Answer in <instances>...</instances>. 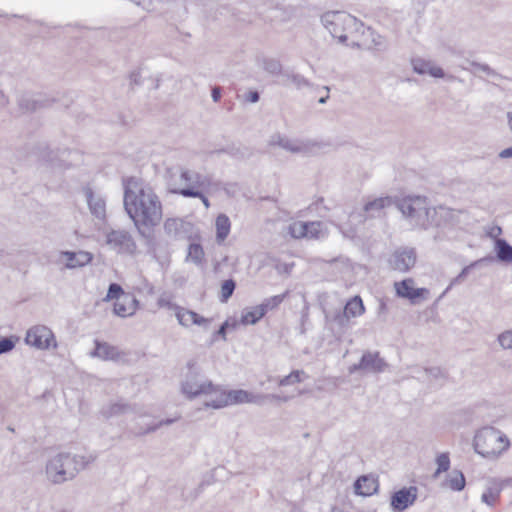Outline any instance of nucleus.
<instances>
[{
  "instance_id": "nucleus-1",
  "label": "nucleus",
  "mask_w": 512,
  "mask_h": 512,
  "mask_svg": "<svg viewBox=\"0 0 512 512\" xmlns=\"http://www.w3.org/2000/svg\"><path fill=\"white\" fill-rule=\"evenodd\" d=\"M124 209L133 220L139 234L144 238L151 236L152 230L162 220V204L150 187L129 181L124 186Z\"/></svg>"
},
{
  "instance_id": "nucleus-2",
  "label": "nucleus",
  "mask_w": 512,
  "mask_h": 512,
  "mask_svg": "<svg viewBox=\"0 0 512 512\" xmlns=\"http://www.w3.org/2000/svg\"><path fill=\"white\" fill-rule=\"evenodd\" d=\"M92 461H94V457L91 456L59 453L48 461L46 474L52 483L62 484L75 478L79 471Z\"/></svg>"
},
{
  "instance_id": "nucleus-3",
  "label": "nucleus",
  "mask_w": 512,
  "mask_h": 512,
  "mask_svg": "<svg viewBox=\"0 0 512 512\" xmlns=\"http://www.w3.org/2000/svg\"><path fill=\"white\" fill-rule=\"evenodd\" d=\"M321 22L333 38L345 44L351 39L349 45L353 46V39H359L363 23L356 17L340 11H329L322 15Z\"/></svg>"
},
{
  "instance_id": "nucleus-4",
  "label": "nucleus",
  "mask_w": 512,
  "mask_h": 512,
  "mask_svg": "<svg viewBox=\"0 0 512 512\" xmlns=\"http://www.w3.org/2000/svg\"><path fill=\"white\" fill-rule=\"evenodd\" d=\"M509 446L510 441L507 436L494 427H483L474 436V450L485 458H497L506 451Z\"/></svg>"
},
{
  "instance_id": "nucleus-5",
  "label": "nucleus",
  "mask_w": 512,
  "mask_h": 512,
  "mask_svg": "<svg viewBox=\"0 0 512 512\" xmlns=\"http://www.w3.org/2000/svg\"><path fill=\"white\" fill-rule=\"evenodd\" d=\"M396 206L412 226L422 229L430 227L431 208L426 197L407 196L397 201Z\"/></svg>"
},
{
  "instance_id": "nucleus-6",
  "label": "nucleus",
  "mask_w": 512,
  "mask_h": 512,
  "mask_svg": "<svg viewBox=\"0 0 512 512\" xmlns=\"http://www.w3.org/2000/svg\"><path fill=\"white\" fill-rule=\"evenodd\" d=\"M188 372L182 382V392L190 399L199 395L213 394L218 391L217 387L210 380L202 381L200 368L195 360L187 362Z\"/></svg>"
},
{
  "instance_id": "nucleus-7",
  "label": "nucleus",
  "mask_w": 512,
  "mask_h": 512,
  "mask_svg": "<svg viewBox=\"0 0 512 512\" xmlns=\"http://www.w3.org/2000/svg\"><path fill=\"white\" fill-rule=\"evenodd\" d=\"M238 403H254L263 405V397H260V394H253L242 389L231 390L228 393H221L220 397L216 400L206 402V406L218 409L229 404Z\"/></svg>"
},
{
  "instance_id": "nucleus-8",
  "label": "nucleus",
  "mask_w": 512,
  "mask_h": 512,
  "mask_svg": "<svg viewBox=\"0 0 512 512\" xmlns=\"http://www.w3.org/2000/svg\"><path fill=\"white\" fill-rule=\"evenodd\" d=\"M271 144L278 145L291 153H302L306 155L316 154L318 151L328 146V144L324 142L290 140L281 135L273 136Z\"/></svg>"
},
{
  "instance_id": "nucleus-9",
  "label": "nucleus",
  "mask_w": 512,
  "mask_h": 512,
  "mask_svg": "<svg viewBox=\"0 0 512 512\" xmlns=\"http://www.w3.org/2000/svg\"><path fill=\"white\" fill-rule=\"evenodd\" d=\"M388 367V363L380 356L378 351H365L358 363L349 367V373L354 374L361 372L363 374H378L382 373Z\"/></svg>"
},
{
  "instance_id": "nucleus-10",
  "label": "nucleus",
  "mask_w": 512,
  "mask_h": 512,
  "mask_svg": "<svg viewBox=\"0 0 512 512\" xmlns=\"http://www.w3.org/2000/svg\"><path fill=\"white\" fill-rule=\"evenodd\" d=\"M25 342L37 349L45 350L57 346L53 332L46 326L38 325L27 331Z\"/></svg>"
},
{
  "instance_id": "nucleus-11",
  "label": "nucleus",
  "mask_w": 512,
  "mask_h": 512,
  "mask_svg": "<svg viewBox=\"0 0 512 512\" xmlns=\"http://www.w3.org/2000/svg\"><path fill=\"white\" fill-rule=\"evenodd\" d=\"M459 214V211L445 206L431 208L430 227L452 228L460 222Z\"/></svg>"
},
{
  "instance_id": "nucleus-12",
  "label": "nucleus",
  "mask_w": 512,
  "mask_h": 512,
  "mask_svg": "<svg viewBox=\"0 0 512 512\" xmlns=\"http://www.w3.org/2000/svg\"><path fill=\"white\" fill-rule=\"evenodd\" d=\"M417 487H403L391 495L390 506L394 512H403L417 500Z\"/></svg>"
},
{
  "instance_id": "nucleus-13",
  "label": "nucleus",
  "mask_w": 512,
  "mask_h": 512,
  "mask_svg": "<svg viewBox=\"0 0 512 512\" xmlns=\"http://www.w3.org/2000/svg\"><path fill=\"white\" fill-rule=\"evenodd\" d=\"M83 193L86 198L87 205H88L91 215L100 221H105V219H106L105 198L101 194L95 193L90 186L84 187Z\"/></svg>"
},
{
  "instance_id": "nucleus-14",
  "label": "nucleus",
  "mask_w": 512,
  "mask_h": 512,
  "mask_svg": "<svg viewBox=\"0 0 512 512\" xmlns=\"http://www.w3.org/2000/svg\"><path fill=\"white\" fill-rule=\"evenodd\" d=\"M167 186L170 193L178 194L186 198H199L206 208L210 207L208 198L199 189L194 187H179L177 182L172 178V169L166 170Z\"/></svg>"
},
{
  "instance_id": "nucleus-15",
  "label": "nucleus",
  "mask_w": 512,
  "mask_h": 512,
  "mask_svg": "<svg viewBox=\"0 0 512 512\" xmlns=\"http://www.w3.org/2000/svg\"><path fill=\"white\" fill-rule=\"evenodd\" d=\"M413 284V279H404L395 283V289L399 297L408 299L412 304H416L418 299L423 298L429 291L426 288H414Z\"/></svg>"
},
{
  "instance_id": "nucleus-16",
  "label": "nucleus",
  "mask_w": 512,
  "mask_h": 512,
  "mask_svg": "<svg viewBox=\"0 0 512 512\" xmlns=\"http://www.w3.org/2000/svg\"><path fill=\"white\" fill-rule=\"evenodd\" d=\"M106 242L109 246L119 251L131 252L135 243L129 232L125 230H111L106 235Z\"/></svg>"
},
{
  "instance_id": "nucleus-17",
  "label": "nucleus",
  "mask_w": 512,
  "mask_h": 512,
  "mask_svg": "<svg viewBox=\"0 0 512 512\" xmlns=\"http://www.w3.org/2000/svg\"><path fill=\"white\" fill-rule=\"evenodd\" d=\"M416 262V253L414 249H402L394 252L390 259V265L393 269L406 272L414 266Z\"/></svg>"
},
{
  "instance_id": "nucleus-18",
  "label": "nucleus",
  "mask_w": 512,
  "mask_h": 512,
  "mask_svg": "<svg viewBox=\"0 0 512 512\" xmlns=\"http://www.w3.org/2000/svg\"><path fill=\"white\" fill-rule=\"evenodd\" d=\"M353 46L357 47H377V48H385L386 42L383 36L375 33L373 29L370 27H365L363 25V29L360 31L359 39H353Z\"/></svg>"
},
{
  "instance_id": "nucleus-19",
  "label": "nucleus",
  "mask_w": 512,
  "mask_h": 512,
  "mask_svg": "<svg viewBox=\"0 0 512 512\" xmlns=\"http://www.w3.org/2000/svg\"><path fill=\"white\" fill-rule=\"evenodd\" d=\"M175 316L179 324L185 327L195 324L207 328L211 322L210 319L200 316L198 313L183 307L176 308Z\"/></svg>"
},
{
  "instance_id": "nucleus-20",
  "label": "nucleus",
  "mask_w": 512,
  "mask_h": 512,
  "mask_svg": "<svg viewBox=\"0 0 512 512\" xmlns=\"http://www.w3.org/2000/svg\"><path fill=\"white\" fill-rule=\"evenodd\" d=\"M53 100L43 96L31 97L23 95L18 99V107L23 112H34L38 109L45 108L51 105Z\"/></svg>"
},
{
  "instance_id": "nucleus-21",
  "label": "nucleus",
  "mask_w": 512,
  "mask_h": 512,
  "mask_svg": "<svg viewBox=\"0 0 512 512\" xmlns=\"http://www.w3.org/2000/svg\"><path fill=\"white\" fill-rule=\"evenodd\" d=\"M61 256L66 259V268L74 269L78 267H83L90 263L93 259V255L87 251H63L61 252Z\"/></svg>"
},
{
  "instance_id": "nucleus-22",
  "label": "nucleus",
  "mask_w": 512,
  "mask_h": 512,
  "mask_svg": "<svg viewBox=\"0 0 512 512\" xmlns=\"http://www.w3.org/2000/svg\"><path fill=\"white\" fill-rule=\"evenodd\" d=\"M413 71L419 75L429 74L435 78H444L445 72L441 67L434 66L431 61L421 58L412 59Z\"/></svg>"
},
{
  "instance_id": "nucleus-23",
  "label": "nucleus",
  "mask_w": 512,
  "mask_h": 512,
  "mask_svg": "<svg viewBox=\"0 0 512 512\" xmlns=\"http://www.w3.org/2000/svg\"><path fill=\"white\" fill-rule=\"evenodd\" d=\"M189 223L180 218H168L164 222L165 233L174 238H182L188 233Z\"/></svg>"
},
{
  "instance_id": "nucleus-24",
  "label": "nucleus",
  "mask_w": 512,
  "mask_h": 512,
  "mask_svg": "<svg viewBox=\"0 0 512 512\" xmlns=\"http://www.w3.org/2000/svg\"><path fill=\"white\" fill-rule=\"evenodd\" d=\"M91 355L103 360H117L120 357V352L117 347L96 340L95 349Z\"/></svg>"
},
{
  "instance_id": "nucleus-25",
  "label": "nucleus",
  "mask_w": 512,
  "mask_h": 512,
  "mask_svg": "<svg viewBox=\"0 0 512 512\" xmlns=\"http://www.w3.org/2000/svg\"><path fill=\"white\" fill-rule=\"evenodd\" d=\"M392 203L393 200L389 196L376 198L364 205V212L367 213V217H377L380 216L384 208L390 206Z\"/></svg>"
},
{
  "instance_id": "nucleus-26",
  "label": "nucleus",
  "mask_w": 512,
  "mask_h": 512,
  "mask_svg": "<svg viewBox=\"0 0 512 512\" xmlns=\"http://www.w3.org/2000/svg\"><path fill=\"white\" fill-rule=\"evenodd\" d=\"M136 300L130 295H124L114 303V313L120 317H127L135 312Z\"/></svg>"
},
{
  "instance_id": "nucleus-27",
  "label": "nucleus",
  "mask_w": 512,
  "mask_h": 512,
  "mask_svg": "<svg viewBox=\"0 0 512 512\" xmlns=\"http://www.w3.org/2000/svg\"><path fill=\"white\" fill-rule=\"evenodd\" d=\"M280 85L289 86L294 85L297 89L304 87H311V83L303 75L291 71H284L281 75V80L278 82Z\"/></svg>"
},
{
  "instance_id": "nucleus-28",
  "label": "nucleus",
  "mask_w": 512,
  "mask_h": 512,
  "mask_svg": "<svg viewBox=\"0 0 512 512\" xmlns=\"http://www.w3.org/2000/svg\"><path fill=\"white\" fill-rule=\"evenodd\" d=\"M494 250L499 262L512 263V245H510L507 240L497 238L495 240Z\"/></svg>"
},
{
  "instance_id": "nucleus-29",
  "label": "nucleus",
  "mask_w": 512,
  "mask_h": 512,
  "mask_svg": "<svg viewBox=\"0 0 512 512\" xmlns=\"http://www.w3.org/2000/svg\"><path fill=\"white\" fill-rule=\"evenodd\" d=\"M131 412H134V407L129 403L123 402L122 400L111 403L108 407L103 408L102 410V414L106 418L120 416Z\"/></svg>"
},
{
  "instance_id": "nucleus-30",
  "label": "nucleus",
  "mask_w": 512,
  "mask_h": 512,
  "mask_svg": "<svg viewBox=\"0 0 512 512\" xmlns=\"http://www.w3.org/2000/svg\"><path fill=\"white\" fill-rule=\"evenodd\" d=\"M216 226V241L217 243H222L227 236L229 235L231 222L227 215L219 214L216 218L215 222Z\"/></svg>"
},
{
  "instance_id": "nucleus-31",
  "label": "nucleus",
  "mask_w": 512,
  "mask_h": 512,
  "mask_svg": "<svg viewBox=\"0 0 512 512\" xmlns=\"http://www.w3.org/2000/svg\"><path fill=\"white\" fill-rule=\"evenodd\" d=\"M266 312L264 309L260 306H254L250 309H245L242 312L241 315V322L244 325H254L256 324L261 318L265 316Z\"/></svg>"
},
{
  "instance_id": "nucleus-32",
  "label": "nucleus",
  "mask_w": 512,
  "mask_h": 512,
  "mask_svg": "<svg viewBox=\"0 0 512 512\" xmlns=\"http://www.w3.org/2000/svg\"><path fill=\"white\" fill-rule=\"evenodd\" d=\"M355 492L358 495L368 496L376 491L377 485L367 476H361L354 483Z\"/></svg>"
},
{
  "instance_id": "nucleus-33",
  "label": "nucleus",
  "mask_w": 512,
  "mask_h": 512,
  "mask_svg": "<svg viewBox=\"0 0 512 512\" xmlns=\"http://www.w3.org/2000/svg\"><path fill=\"white\" fill-rule=\"evenodd\" d=\"M343 311L352 317H358L361 316L364 311L365 307L363 304V301L360 296H354L352 297L344 306Z\"/></svg>"
},
{
  "instance_id": "nucleus-34",
  "label": "nucleus",
  "mask_w": 512,
  "mask_h": 512,
  "mask_svg": "<svg viewBox=\"0 0 512 512\" xmlns=\"http://www.w3.org/2000/svg\"><path fill=\"white\" fill-rule=\"evenodd\" d=\"M493 260H494V258L492 256H486V257H483V258H481L479 260H476V261L472 262L468 266H465L461 270V272L455 278H453L451 280L447 290L450 289L454 285L462 283L465 280V278L467 277V275L469 274L471 269L477 267L479 264H481L483 262H492Z\"/></svg>"
},
{
  "instance_id": "nucleus-35",
  "label": "nucleus",
  "mask_w": 512,
  "mask_h": 512,
  "mask_svg": "<svg viewBox=\"0 0 512 512\" xmlns=\"http://www.w3.org/2000/svg\"><path fill=\"white\" fill-rule=\"evenodd\" d=\"M216 153H218V154L225 153V154L231 155L238 159H244V158L250 156V154H251L248 148H246L244 146H240V145L236 146L234 144L229 145L220 150H217Z\"/></svg>"
},
{
  "instance_id": "nucleus-36",
  "label": "nucleus",
  "mask_w": 512,
  "mask_h": 512,
  "mask_svg": "<svg viewBox=\"0 0 512 512\" xmlns=\"http://www.w3.org/2000/svg\"><path fill=\"white\" fill-rule=\"evenodd\" d=\"M447 481L449 487L454 491H462L466 484L464 474L459 470H453Z\"/></svg>"
},
{
  "instance_id": "nucleus-37",
  "label": "nucleus",
  "mask_w": 512,
  "mask_h": 512,
  "mask_svg": "<svg viewBox=\"0 0 512 512\" xmlns=\"http://www.w3.org/2000/svg\"><path fill=\"white\" fill-rule=\"evenodd\" d=\"M203 257L204 251L202 246L198 243H191L188 247V254L186 260L191 261L196 265H199L201 264Z\"/></svg>"
},
{
  "instance_id": "nucleus-38",
  "label": "nucleus",
  "mask_w": 512,
  "mask_h": 512,
  "mask_svg": "<svg viewBox=\"0 0 512 512\" xmlns=\"http://www.w3.org/2000/svg\"><path fill=\"white\" fill-rule=\"evenodd\" d=\"M262 68L271 75H282V64L275 58H264L262 60Z\"/></svg>"
},
{
  "instance_id": "nucleus-39",
  "label": "nucleus",
  "mask_w": 512,
  "mask_h": 512,
  "mask_svg": "<svg viewBox=\"0 0 512 512\" xmlns=\"http://www.w3.org/2000/svg\"><path fill=\"white\" fill-rule=\"evenodd\" d=\"M236 289V282L233 279H227L222 282L219 300L222 303H226L233 295Z\"/></svg>"
},
{
  "instance_id": "nucleus-40",
  "label": "nucleus",
  "mask_w": 512,
  "mask_h": 512,
  "mask_svg": "<svg viewBox=\"0 0 512 512\" xmlns=\"http://www.w3.org/2000/svg\"><path fill=\"white\" fill-rule=\"evenodd\" d=\"M287 295H288V291H286L285 293L280 294V295H275V296L266 298L260 304V306L267 313L269 310H273V309L277 308L283 302V300L286 298Z\"/></svg>"
},
{
  "instance_id": "nucleus-41",
  "label": "nucleus",
  "mask_w": 512,
  "mask_h": 512,
  "mask_svg": "<svg viewBox=\"0 0 512 512\" xmlns=\"http://www.w3.org/2000/svg\"><path fill=\"white\" fill-rule=\"evenodd\" d=\"M350 319L343 310H339L334 314L332 321L341 332H345L350 327Z\"/></svg>"
},
{
  "instance_id": "nucleus-42",
  "label": "nucleus",
  "mask_w": 512,
  "mask_h": 512,
  "mask_svg": "<svg viewBox=\"0 0 512 512\" xmlns=\"http://www.w3.org/2000/svg\"><path fill=\"white\" fill-rule=\"evenodd\" d=\"M308 227L307 222H294L289 225V234L295 239L306 237Z\"/></svg>"
},
{
  "instance_id": "nucleus-43",
  "label": "nucleus",
  "mask_w": 512,
  "mask_h": 512,
  "mask_svg": "<svg viewBox=\"0 0 512 512\" xmlns=\"http://www.w3.org/2000/svg\"><path fill=\"white\" fill-rule=\"evenodd\" d=\"M437 470L434 473V477H438L442 472H446L450 467V459L448 453H441L436 458Z\"/></svg>"
},
{
  "instance_id": "nucleus-44",
  "label": "nucleus",
  "mask_w": 512,
  "mask_h": 512,
  "mask_svg": "<svg viewBox=\"0 0 512 512\" xmlns=\"http://www.w3.org/2000/svg\"><path fill=\"white\" fill-rule=\"evenodd\" d=\"M305 372L303 370H294L289 375L283 377L279 381L280 386H288L295 383H300L302 381L301 375H304Z\"/></svg>"
},
{
  "instance_id": "nucleus-45",
  "label": "nucleus",
  "mask_w": 512,
  "mask_h": 512,
  "mask_svg": "<svg viewBox=\"0 0 512 512\" xmlns=\"http://www.w3.org/2000/svg\"><path fill=\"white\" fill-rule=\"evenodd\" d=\"M171 169H172V178L174 181L177 182L179 187H181L182 182H184L186 184V186H192V175H193L194 171H190L187 169H181L180 175H179V180H177L176 179L177 173L174 171L173 168H171Z\"/></svg>"
},
{
  "instance_id": "nucleus-46",
  "label": "nucleus",
  "mask_w": 512,
  "mask_h": 512,
  "mask_svg": "<svg viewBox=\"0 0 512 512\" xmlns=\"http://www.w3.org/2000/svg\"><path fill=\"white\" fill-rule=\"evenodd\" d=\"M17 341L18 337L16 336L2 337L0 339V355L12 351Z\"/></svg>"
},
{
  "instance_id": "nucleus-47",
  "label": "nucleus",
  "mask_w": 512,
  "mask_h": 512,
  "mask_svg": "<svg viewBox=\"0 0 512 512\" xmlns=\"http://www.w3.org/2000/svg\"><path fill=\"white\" fill-rule=\"evenodd\" d=\"M210 185V179L208 176L202 175L198 172H193L192 175V186L195 189L206 188Z\"/></svg>"
},
{
  "instance_id": "nucleus-48",
  "label": "nucleus",
  "mask_w": 512,
  "mask_h": 512,
  "mask_svg": "<svg viewBox=\"0 0 512 512\" xmlns=\"http://www.w3.org/2000/svg\"><path fill=\"white\" fill-rule=\"evenodd\" d=\"M498 498H499V490H494L493 488H489L482 494L481 500L488 506L493 507L496 504Z\"/></svg>"
},
{
  "instance_id": "nucleus-49",
  "label": "nucleus",
  "mask_w": 512,
  "mask_h": 512,
  "mask_svg": "<svg viewBox=\"0 0 512 512\" xmlns=\"http://www.w3.org/2000/svg\"><path fill=\"white\" fill-rule=\"evenodd\" d=\"M126 295L122 289V287L117 283H111L108 287L106 299L111 300L115 299L118 300V298H122V296Z\"/></svg>"
},
{
  "instance_id": "nucleus-50",
  "label": "nucleus",
  "mask_w": 512,
  "mask_h": 512,
  "mask_svg": "<svg viewBox=\"0 0 512 512\" xmlns=\"http://www.w3.org/2000/svg\"><path fill=\"white\" fill-rule=\"evenodd\" d=\"M470 64L474 68H476L478 70H481L482 72L486 73L489 76H493V77H496V78H499V79H503L504 78L501 74L497 73L494 69H492L488 64L479 63V62H476V61H471Z\"/></svg>"
},
{
  "instance_id": "nucleus-51",
  "label": "nucleus",
  "mask_w": 512,
  "mask_h": 512,
  "mask_svg": "<svg viewBox=\"0 0 512 512\" xmlns=\"http://www.w3.org/2000/svg\"><path fill=\"white\" fill-rule=\"evenodd\" d=\"M174 422V419H165L162 421H159L158 423L150 424L148 427L142 431L136 432L137 435H144L148 433L155 432L158 428H160L162 425H170Z\"/></svg>"
},
{
  "instance_id": "nucleus-52",
  "label": "nucleus",
  "mask_w": 512,
  "mask_h": 512,
  "mask_svg": "<svg viewBox=\"0 0 512 512\" xmlns=\"http://www.w3.org/2000/svg\"><path fill=\"white\" fill-rule=\"evenodd\" d=\"M499 344L504 349H512V330H507L498 336Z\"/></svg>"
},
{
  "instance_id": "nucleus-53",
  "label": "nucleus",
  "mask_w": 512,
  "mask_h": 512,
  "mask_svg": "<svg viewBox=\"0 0 512 512\" xmlns=\"http://www.w3.org/2000/svg\"><path fill=\"white\" fill-rule=\"evenodd\" d=\"M308 229H307V236L309 238H317L320 233V222H307Z\"/></svg>"
},
{
  "instance_id": "nucleus-54",
  "label": "nucleus",
  "mask_w": 512,
  "mask_h": 512,
  "mask_svg": "<svg viewBox=\"0 0 512 512\" xmlns=\"http://www.w3.org/2000/svg\"><path fill=\"white\" fill-rule=\"evenodd\" d=\"M39 149L41 151V156L44 160H46L48 162H54V160H55L54 152L52 150H50L48 145L40 144Z\"/></svg>"
},
{
  "instance_id": "nucleus-55",
  "label": "nucleus",
  "mask_w": 512,
  "mask_h": 512,
  "mask_svg": "<svg viewBox=\"0 0 512 512\" xmlns=\"http://www.w3.org/2000/svg\"><path fill=\"white\" fill-rule=\"evenodd\" d=\"M425 373L434 379L446 378L445 372L439 367L426 368Z\"/></svg>"
},
{
  "instance_id": "nucleus-56",
  "label": "nucleus",
  "mask_w": 512,
  "mask_h": 512,
  "mask_svg": "<svg viewBox=\"0 0 512 512\" xmlns=\"http://www.w3.org/2000/svg\"><path fill=\"white\" fill-rule=\"evenodd\" d=\"M276 11L279 12V15H276V18H280L281 21H287L291 19L293 16L294 11L292 9H286L283 7H276Z\"/></svg>"
},
{
  "instance_id": "nucleus-57",
  "label": "nucleus",
  "mask_w": 512,
  "mask_h": 512,
  "mask_svg": "<svg viewBox=\"0 0 512 512\" xmlns=\"http://www.w3.org/2000/svg\"><path fill=\"white\" fill-rule=\"evenodd\" d=\"M260 397H263V404H265L269 400L282 401V402H287L289 400V397H287V396H280V395H276V394H260Z\"/></svg>"
},
{
  "instance_id": "nucleus-58",
  "label": "nucleus",
  "mask_w": 512,
  "mask_h": 512,
  "mask_svg": "<svg viewBox=\"0 0 512 512\" xmlns=\"http://www.w3.org/2000/svg\"><path fill=\"white\" fill-rule=\"evenodd\" d=\"M129 79L131 86H138L142 83L141 73L138 70L132 71L129 75Z\"/></svg>"
},
{
  "instance_id": "nucleus-59",
  "label": "nucleus",
  "mask_w": 512,
  "mask_h": 512,
  "mask_svg": "<svg viewBox=\"0 0 512 512\" xmlns=\"http://www.w3.org/2000/svg\"><path fill=\"white\" fill-rule=\"evenodd\" d=\"M158 305L160 307H167L168 309L170 310H174L176 312V308H180V306L172 303L170 300L164 298V297H160L158 299Z\"/></svg>"
},
{
  "instance_id": "nucleus-60",
  "label": "nucleus",
  "mask_w": 512,
  "mask_h": 512,
  "mask_svg": "<svg viewBox=\"0 0 512 512\" xmlns=\"http://www.w3.org/2000/svg\"><path fill=\"white\" fill-rule=\"evenodd\" d=\"M228 327H229V322L228 321L223 322L220 325L219 329L214 333L213 339H215L216 336H220L225 340Z\"/></svg>"
},
{
  "instance_id": "nucleus-61",
  "label": "nucleus",
  "mask_w": 512,
  "mask_h": 512,
  "mask_svg": "<svg viewBox=\"0 0 512 512\" xmlns=\"http://www.w3.org/2000/svg\"><path fill=\"white\" fill-rule=\"evenodd\" d=\"M247 102L257 103L260 99V94L258 91H249L245 97Z\"/></svg>"
},
{
  "instance_id": "nucleus-62",
  "label": "nucleus",
  "mask_w": 512,
  "mask_h": 512,
  "mask_svg": "<svg viewBox=\"0 0 512 512\" xmlns=\"http://www.w3.org/2000/svg\"><path fill=\"white\" fill-rule=\"evenodd\" d=\"M222 96V89L219 86H214L211 89V97L214 102H218L221 99Z\"/></svg>"
},
{
  "instance_id": "nucleus-63",
  "label": "nucleus",
  "mask_w": 512,
  "mask_h": 512,
  "mask_svg": "<svg viewBox=\"0 0 512 512\" xmlns=\"http://www.w3.org/2000/svg\"><path fill=\"white\" fill-rule=\"evenodd\" d=\"M498 156L502 159L512 158V146L503 149Z\"/></svg>"
},
{
  "instance_id": "nucleus-64",
  "label": "nucleus",
  "mask_w": 512,
  "mask_h": 512,
  "mask_svg": "<svg viewBox=\"0 0 512 512\" xmlns=\"http://www.w3.org/2000/svg\"><path fill=\"white\" fill-rule=\"evenodd\" d=\"M507 117H508V124H509V127H510V129L512 130V113H511V112H509V113L507 114Z\"/></svg>"
}]
</instances>
